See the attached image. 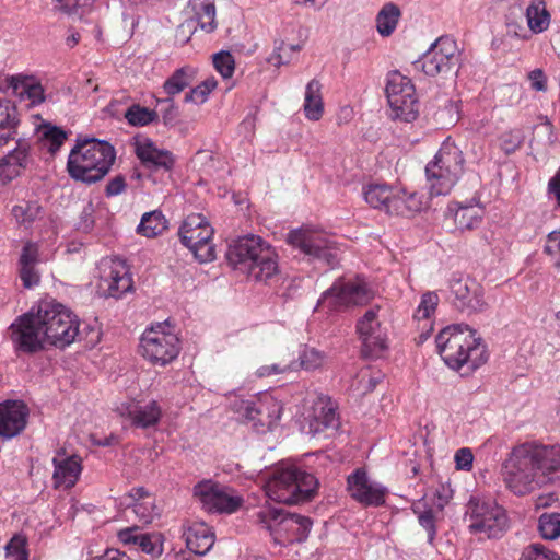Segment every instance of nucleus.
I'll return each mask as SVG.
<instances>
[{
	"instance_id": "nucleus-1",
	"label": "nucleus",
	"mask_w": 560,
	"mask_h": 560,
	"mask_svg": "<svg viewBox=\"0 0 560 560\" xmlns=\"http://www.w3.org/2000/svg\"><path fill=\"white\" fill-rule=\"evenodd\" d=\"M508 490L524 497L553 478H560V445L525 442L514 446L501 466Z\"/></svg>"
},
{
	"instance_id": "nucleus-2",
	"label": "nucleus",
	"mask_w": 560,
	"mask_h": 560,
	"mask_svg": "<svg viewBox=\"0 0 560 560\" xmlns=\"http://www.w3.org/2000/svg\"><path fill=\"white\" fill-rule=\"evenodd\" d=\"M439 354L447 366L460 370L467 365L476 370L487 362V346L477 331L465 324L443 328L435 338Z\"/></svg>"
},
{
	"instance_id": "nucleus-3",
	"label": "nucleus",
	"mask_w": 560,
	"mask_h": 560,
	"mask_svg": "<svg viewBox=\"0 0 560 560\" xmlns=\"http://www.w3.org/2000/svg\"><path fill=\"white\" fill-rule=\"evenodd\" d=\"M115 160L116 150L109 142L78 137L68 156L67 172L73 180L92 185L109 173Z\"/></svg>"
},
{
	"instance_id": "nucleus-4",
	"label": "nucleus",
	"mask_w": 560,
	"mask_h": 560,
	"mask_svg": "<svg viewBox=\"0 0 560 560\" xmlns=\"http://www.w3.org/2000/svg\"><path fill=\"white\" fill-rule=\"evenodd\" d=\"M319 482L311 472L291 465L276 469L266 483V494L278 503L300 504L311 501Z\"/></svg>"
},
{
	"instance_id": "nucleus-5",
	"label": "nucleus",
	"mask_w": 560,
	"mask_h": 560,
	"mask_svg": "<svg viewBox=\"0 0 560 560\" xmlns=\"http://www.w3.org/2000/svg\"><path fill=\"white\" fill-rule=\"evenodd\" d=\"M465 159L462 150L453 142L444 141L425 166L431 197L447 195L464 173Z\"/></svg>"
},
{
	"instance_id": "nucleus-6",
	"label": "nucleus",
	"mask_w": 560,
	"mask_h": 560,
	"mask_svg": "<svg viewBox=\"0 0 560 560\" xmlns=\"http://www.w3.org/2000/svg\"><path fill=\"white\" fill-rule=\"evenodd\" d=\"M257 521L265 525L275 542L290 545L304 542L313 525L308 516L285 512L283 509L262 506L256 514Z\"/></svg>"
},
{
	"instance_id": "nucleus-7",
	"label": "nucleus",
	"mask_w": 560,
	"mask_h": 560,
	"mask_svg": "<svg viewBox=\"0 0 560 560\" xmlns=\"http://www.w3.org/2000/svg\"><path fill=\"white\" fill-rule=\"evenodd\" d=\"M46 342L63 349L71 345L79 334L80 322L69 308L60 303L42 302L37 307Z\"/></svg>"
},
{
	"instance_id": "nucleus-8",
	"label": "nucleus",
	"mask_w": 560,
	"mask_h": 560,
	"mask_svg": "<svg viewBox=\"0 0 560 560\" xmlns=\"http://www.w3.org/2000/svg\"><path fill=\"white\" fill-rule=\"evenodd\" d=\"M469 532L487 538H500L509 528V517L503 506L493 500L471 498L466 505Z\"/></svg>"
},
{
	"instance_id": "nucleus-9",
	"label": "nucleus",
	"mask_w": 560,
	"mask_h": 560,
	"mask_svg": "<svg viewBox=\"0 0 560 560\" xmlns=\"http://www.w3.org/2000/svg\"><path fill=\"white\" fill-rule=\"evenodd\" d=\"M412 66L429 77H456L460 68V52L456 42L450 37L438 38Z\"/></svg>"
},
{
	"instance_id": "nucleus-10",
	"label": "nucleus",
	"mask_w": 560,
	"mask_h": 560,
	"mask_svg": "<svg viewBox=\"0 0 560 560\" xmlns=\"http://www.w3.org/2000/svg\"><path fill=\"white\" fill-rule=\"evenodd\" d=\"M374 296L369 283L357 277L354 280H336L323 292L317 306L326 307L329 312H341L351 306L365 305Z\"/></svg>"
},
{
	"instance_id": "nucleus-11",
	"label": "nucleus",
	"mask_w": 560,
	"mask_h": 560,
	"mask_svg": "<svg viewBox=\"0 0 560 560\" xmlns=\"http://www.w3.org/2000/svg\"><path fill=\"white\" fill-rule=\"evenodd\" d=\"M385 91L394 119L411 122L418 117L419 105L416 89L409 78L398 71L390 72Z\"/></svg>"
},
{
	"instance_id": "nucleus-12",
	"label": "nucleus",
	"mask_w": 560,
	"mask_h": 560,
	"mask_svg": "<svg viewBox=\"0 0 560 560\" xmlns=\"http://www.w3.org/2000/svg\"><path fill=\"white\" fill-rule=\"evenodd\" d=\"M213 232V228L206 217L192 213L180 225L178 235L182 244L194 254L198 261L208 262L215 258L214 246L211 243Z\"/></svg>"
},
{
	"instance_id": "nucleus-13",
	"label": "nucleus",
	"mask_w": 560,
	"mask_h": 560,
	"mask_svg": "<svg viewBox=\"0 0 560 560\" xmlns=\"http://www.w3.org/2000/svg\"><path fill=\"white\" fill-rule=\"evenodd\" d=\"M167 323H158L142 334L140 348L142 355L153 364L166 365L179 354V339L166 332Z\"/></svg>"
},
{
	"instance_id": "nucleus-14",
	"label": "nucleus",
	"mask_w": 560,
	"mask_h": 560,
	"mask_svg": "<svg viewBox=\"0 0 560 560\" xmlns=\"http://www.w3.org/2000/svg\"><path fill=\"white\" fill-rule=\"evenodd\" d=\"M34 307L20 315L9 327L10 338L15 349L23 353H36L45 348L46 339Z\"/></svg>"
},
{
	"instance_id": "nucleus-15",
	"label": "nucleus",
	"mask_w": 560,
	"mask_h": 560,
	"mask_svg": "<svg viewBox=\"0 0 560 560\" xmlns=\"http://www.w3.org/2000/svg\"><path fill=\"white\" fill-rule=\"evenodd\" d=\"M287 242L299 248L310 261L322 260L327 265L336 261V248L327 236L311 229H295L288 233Z\"/></svg>"
},
{
	"instance_id": "nucleus-16",
	"label": "nucleus",
	"mask_w": 560,
	"mask_h": 560,
	"mask_svg": "<svg viewBox=\"0 0 560 560\" xmlns=\"http://www.w3.org/2000/svg\"><path fill=\"white\" fill-rule=\"evenodd\" d=\"M194 495L199 499L203 509L211 513H234L243 503L242 497L230 488L212 480H203L194 487Z\"/></svg>"
},
{
	"instance_id": "nucleus-17",
	"label": "nucleus",
	"mask_w": 560,
	"mask_h": 560,
	"mask_svg": "<svg viewBox=\"0 0 560 560\" xmlns=\"http://www.w3.org/2000/svg\"><path fill=\"white\" fill-rule=\"evenodd\" d=\"M452 305L462 313L482 312L486 307L481 285L474 279L453 276L448 282Z\"/></svg>"
},
{
	"instance_id": "nucleus-18",
	"label": "nucleus",
	"mask_w": 560,
	"mask_h": 560,
	"mask_svg": "<svg viewBox=\"0 0 560 560\" xmlns=\"http://www.w3.org/2000/svg\"><path fill=\"white\" fill-rule=\"evenodd\" d=\"M378 308H370L358 320L357 331L362 340V354L365 358H377L386 349L385 338L377 319Z\"/></svg>"
},
{
	"instance_id": "nucleus-19",
	"label": "nucleus",
	"mask_w": 560,
	"mask_h": 560,
	"mask_svg": "<svg viewBox=\"0 0 560 560\" xmlns=\"http://www.w3.org/2000/svg\"><path fill=\"white\" fill-rule=\"evenodd\" d=\"M135 152L142 165L150 171L149 177L160 171L171 173L175 165L174 154L168 150L158 148L149 138L137 139Z\"/></svg>"
},
{
	"instance_id": "nucleus-20",
	"label": "nucleus",
	"mask_w": 560,
	"mask_h": 560,
	"mask_svg": "<svg viewBox=\"0 0 560 560\" xmlns=\"http://www.w3.org/2000/svg\"><path fill=\"white\" fill-rule=\"evenodd\" d=\"M269 245L262 237L248 234L235 240L229 245L226 259L233 269L241 271L246 265L254 261L255 258Z\"/></svg>"
},
{
	"instance_id": "nucleus-21",
	"label": "nucleus",
	"mask_w": 560,
	"mask_h": 560,
	"mask_svg": "<svg viewBox=\"0 0 560 560\" xmlns=\"http://www.w3.org/2000/svg\"><path fill=\"white\" fill-rule=\"evenodd\" d=\"M347 485L351 498L361 504L381 506L385 503V488L371 482L362 469H357L349 475Z\"/></svg>"
},
{
	"instance_id": "nucleus-22",
	"label": "nucleus",
	"mask_w": 560,
	"mask_h": 560,
	"mask_svg": "<svg viewBox=\"0 0 560 560\" xmlns=\"http://www.w3.org/2000/svg\"><path fill=\"white\" fill-rule=\"evenodd\" d=\"M28 407L21 400H5L0 404V436L12 439L26 427Z\"/></svg>"
},
{
	"instance_id": "nucleus-23",
	"label": "nucleus",
	"mask_w": 560,
	"mask_h": 560,
	"mask_svg": "<svg viewBox=\"0 0 560 560\" xmlns=\"http://www.w3.org/2000/svg\"><path fill=\"white\" fill-rule=\"evenodd\" d=\"M116 411L120 417L129 419L132 425L141 429L154 427L162 416L161 407L155 400L144 405L137 401L121 402L116 407Z\"/></svg>"
},
{
	"instance_id": "nucleus-24",
	"label": "nucleus",
	"mask_w": 560,
	"mask_h": 560,
	"mask_svg": "<svg viewBox=\"0 0 560 560\" xmlns=\"http://www.w3.org/2000/svg\"><path fill=\"white\" fill-rule=\"evenodd\" d=\"M240 272L247 275L255 281L268 283L276 279L279 273L278 254L276 249L269 244L265 249L246 265Z\"/></svg>"
},
{
	"instance_id": "nucleus-25",
	"label": "nucleus",
	"mask_w": 560,
	"mask_h": 560,
	"mask_svg": "<svg viewBox=\"0 0 560 560\" xmlns=\"http://www.w3.org/2000/svg\"><path fill=\"white\" fill-rule=\"evenodd\" d=\"M30 143L24 139L16 141V147L0 159V180L7 184L18 177L31 163Z\"/></svg>"
},
{
	"instance_id": "nucleus-26",
	"label": "nucleus",
	"mask_w": 560,
	"mask_h": 560,
	"mask_svg": "<svg viewBox=\"0 0 560 560\" xmlns=\"http://www.w3.org/2000/svg\"><path fill=\"white\" fill-rule=\"evenodd\" d=\"M60 455H65L63 450L58 452L57 456L52 458V479L55 482V487H63L65 489H70L77 483L81 475V458L78 455H71L65 458H60Z\"/></svg>"
},
{
	"instance_id": "nucleus-27",
	"label": "nucleus",
	"mask_w": 560,
	"mask_h": 560,
	"mask_svg": "<svg viewBox=\"0 0 560 560\" xmlns=\"http://www.w3.org/2000/svg\"><path fill=\"white\" fill-rule=\"evenodd\" d=\"M118 538L124 545L138 546L141 551L156 558L163 552V539L159 533H140L137 526L118 532Z\"/></svg>"
},
{
	"instance_id": "nucleus-28",
	"label": "nucleus",
	"mask_w": 560,
	"mask_h": 560,
	"mask_svg": "<svg viewBox=\"0 0 560 560\" xmlns=\"http://www.w3.org/2000/svg\"><path fill=\"white\" fill-rule=\"evenodd\" d=\"M340 425L337 405L327 395L320 394L313 404L311 430L315 433L324 429L337 430Z\"/></svg>"
},
{
	"instance_id": "nucleus-29",
	"label": "nucleus",
	"mask_w": 560,
	"mask_h": 560,
	"mask_svg": "<svg viewBox=\"0 0 560 560\" xmlns=\"http://www.w3.org/2000/svg\"><path fill=\"white\" fill-rule=\"evenodd\" d=\"M8 88L20 100H28L30 106H37L45 102V89L34 77L11 75L7 78Z\"/></svg>"
},
{
	"instance_id": "nucleus-30",
	"label": "nucleus",
	"mask_w": 560,
	"mask_h": 560,
	"mask_svg": "<svg viewBox=\"0 0 560 560\" xmlns=\"http://www.w3.org/2000/svg\"><path fill=\"white\" fill-rule=\"evenodd\" d=\"M187 548L199 556L206 555L214 544V534L205 523H194L183 534Z\"/></svg>"
},
{
	"instance_id": "nucleus-31",
	"label": "nucleus",
	"mask_w": 560,
	"mask_h": 560,
	"mask_svg": "<svg viewBox=\"0 0 560 560\" xmlns=\"http://www.w3.org/2000/svg\"><path fill=\"white\" fill-rule=\"evenodd\" d=\"M421 208L422 202L417 194H407L404 190L393 189L386 213L390 215L411 217L419 212Z\"/></svg>"
},
{
	"instance_id": "nucleus-32",
	"label": "nucleus",
	"mask_w": 560,
	"mask_h": 560,
	"mask_svg": "<svg viewBox=\"0 0 560 560\" xmlns=\"http://www.w3.org/2000/svg\"><path fill=\"white\" fill-rule=\"evenodd\" d=\"M448 212L453 214L456 228L460 231L472 230L481 222L483 210L479 206L453 202L448 205Z\"/></svg>"
},
{
	"instance_id": "nucleus-33",
	"label": "nucleus",
	"mask_w": 560,
	"mask_h": 560,
	"mask_svg": "<svg viewBox=\"0 0 560 560\" xmlns=\"http://www.w3.org/2000/svg\"><path fill=\"white\" fill-rule=\"evenodd\" d=\"M234 408L235 411L247 422H250L258 432L271 431L270 420L266 419L265 409L259 399L256 401H236Z\"/></svg>"
},
{
	"instance_id": "nucleus-34",
	"label": "nucleus",
	"mask_w": 560,
	"mask_h": 560,
	"mask_svg": "<svg viewBox=\"0 0 560 560\" xmlns=\"http://www.w3.org/2000/svg\"><path fill=\"white\" fill-rule=\"evenodd\" d=\"M19 125L16 106L8 100H0V148L14 138Z\"/></svg>"
},
{
	"instance_id": "nucleus-35",
	"label": "nucleus",
	"mask_w": 560,
	"mask_h": 560,
	"mask_svg": "<svg viewBox=\"0 0 560 560\" xmlns=\"http://www.w3.org/2000/svg\"><path fill=\"white\" fill-rule=\"evenodd\" d=\"M188 7L202 31L212 33L217 28L214 0H189Z\"/></svg>"
},
{
	"instance_id": "nucleus-36",
	"label": "nucleus",
	"mask_w": 560,
	"mask_h": 560,
	"mask_svg": "<svg viewBox=\"0 0 560 560\" xmlns=\"http://www.w3.org/2000/svg\"><path fill=\"white\" fill-rule=\"evenodd\" d=\"M322 84L318 80H311L305 89L304 114L310 120H319L324 113V103L322 98Z\"/></svg>"
},
{
	"instance_id": "nucleus-37",
	"label": "nucleus",
	"mask_w": 560,
	"mask_h": 560,
	"mask_svg": "<svg viewBox=\"0 0 560 560\" xmlns=\"http://www.w3.org/2000/svg\"><path fill=\"white\" fill-rule=\"evenodd\" d=\"M104 284H106V290L108 292V296L112 298H120L124 293L130 291L132 289V280L127 271L112 268L107 273L101 277Z\"/></svg>"
},
{
	"instance_id": "nucleus-38",
	"label": "nucleus",
	"mask_w": 560,
	"mask_h": 560,
	"mask_svg": "<svg viewBox=\"0 0 560 560\" xmlns=\"http://www.w3.org/2000/svg\"><path fill=\"white\" fill-rule=\"evenodd\" d=\"M401 11L399 7L393 2L385 3L375 18L376 30L383 37L390 36L399 22Z\"/></svg>"
},
{
	"instance_id": "nucleus-39",
	"label": "nucleus",
	"mask_w": 560,
	"mask_h": 560,
	"mask_svg": "<svg viewBox=\"0 0 560 560\" xmlns=\"http://www.w3.org/2000/svg\"><path fill=\"white\" fill-rule=\"evenodd\" d=\"M196 77V71L191 67H182L173 72V74L164 82L163 90L172 97L179 94L188 88Z\"/></svg>"
},
{
	"instance_id": "nucleus-40",
	"label": "nucleus",
	"mask_w": 560,
	"mask_h": 560,
	"mask_svg": "<svg viewBox=\"0 0 560 560\" xmlns=\"http://www.w3.org/2000/svg\"><path fill=\"white\" fill-rule=\"evenodd\" d=\"M528 26L534 33L546 31L550 23V14L545 0H533L526 9Z\"/></svg>"
},
{
	"instance_id": "nucleus-41",
	"label": "nucleus",
	"mask_w": 560,
	"mask_h": 560,
	"mask_svg": "<svg viewBox=\"0 0 560 560\" xmlns=\"http://www.w3.org/2000/svg\"><path fill=\"white\" fill-rule=\"evenodd\" d=\"M393 189V187L386 184L369 185L364 190V199L371 207L386 212Z\"/></svg>"
},
{
	"instance_id": "nucleus-42",
	"label": "nucleus",
	"mask_w": 560,
	"mask_h": 560,
	"mask_svg": "<svg viewBox=\"0 0 560 560\" xmlns=\"http://www.w3.org/2000/svg\"><path fill=\"white\" fill-rule=\"evenodd\" d=\"M166 229V221L161 211H151L142 215L137 232L145 237H155Z\"/></svg>"
},
{
	"instance_id": "nucleus-43",
	"label": "nucleus",
	"mask_w": 560,
	"mask_h": 560,
	"mask_svg": "<svg viewBox=\"0 0 560 560\" xmlns=\"http://www.w3.org/2000/svg\"><path fill=\"white\" fill-rule=\"evenodd\" d=\"M411 510L415 514L418 515V522L427 530L428 541L432 544L436 535L435 516L433 510L427 506L423 499L413 503Z\"/></svg>"
},
{
	"instance_id": "nucleus-44",
	"label": "nucleus",
	"mask_w": 560,
	"mask_h": 560,
	"mask_svg": "<svg viewBox=\"0 0 560 560\" xmlns=\"http://www.w3.org/2000/svg\"><path fill=\"white\" fill-rule=\"evenodd\" d=\"M40 140L44 142V145L48 147V151L51 154H55L65 140L67 139V132L58 126H54L50 122H45L40 127Z\"/></svg>"
},
{
	"instance_id": "nucleus-45",
	"label": "nucleus",
	"mask_w": 560,
	"mask_h": 560,
	"mask_svg": "<svg viewBox=\"0 0 560 560\" xmlns=\"http://www.w3.org/2000/svg\"><path fill=\"white\" fill-rule=\"evenodd\" d=\"M125 118L131 126L143 127L156 121L159 114L154 109L133 104L126 110Z\"/></svg>"
},
{
	"instance_id": "nucleus-46",
	"label": "nucleus",
	"mask_w": 560,
	"mask_h": 560,
	"mask_svg": "<svg viewBox=\"0 0 560 560\" xmlns=\"http://www.w3.org/2000/svg\"><path fill=\"white\" fill-rule=\"evenodd\" d=\"M538 530L544 539L555 540L560 537V513L545 512L538 518Z\"/></svg>"
},
{
	"instance_id": "nucleus-47",
	"label": "nucleus",
	"mask_w": 560,
	"mask_h": 560,
	"mask_svg": "<svg viewBox=\"0 0 560 560\" xmlns=\"http://www.w3.org/2000/svg\"><path fill=\"white\" fill-rule=\"evenodd\" d=\"M325 354L315 348L305 347L299 354L295 363L296 370L303 369L306 371H313L320 368L324 363Z\"/></svg>"
},
{
	"instance_id": "nucleus-48",
	"label": "nucleus",
	"mask_w": 560,
	"mask_h": 560,
	"mask_svg": "<svg viewBox=\"0 0 560 560\" xmlns=\"http://www.w3.org/2000/svg\"><path fill=\"white\" fill-rule=\"evenodd\" d=\"M40 212L42 207L37 201H23L12 209V214L22 224H31L39 218Z\"/></svg>"
},
{
	"instance_id": "nucleus-49",
	"label": "nucleus",
	"mask_w": 560,
	"mask_h": 560,
	"mask_svg": "<svg viewBox=\"0 0 560 560\" xmlns=\"http://www.w3.org/2000/svg\"><path fill=\"white\" fill-rule=\"evenodd\" d=\"M520 560H560V556L545 545L535 542L524 549Z\"/></svg>"
},
{
	"instance_id": "nucleus-50",
	"label": "nucleus",
	"mask_w": 560,
	"mask_h": 560,
	"mask_svg": "<svg viewBox=\"0 0 560 560\" xmlns=\"http://www.w3.org/2000/svg\"><path fill=\"white\" fill-rule=\"evenodd\" d=\"M59 3V9L69 15L82 19L91 11L94 0H55Z\"/></svg>"
},
{
	"instance_id": "nucleus-51",
	"label": "nucleus",
	"mask_w": 560,
	"mask_h": 560,
	"mask_svg": "<svg viewBox=\"0 0 560 560\" xmlns=\"http://www.w3.org/2000/svg\"><path fill=\"white\" fill-rule=\"evenodd\" d=\"M213 66L222 78L229 79L234 73L235 60L230 51L221 50L213 55Z\"/></svg>"
},
{
	"instance_id": "nucleus-52",
	"label": "nucleus",
	"mask_w": 560,
	"mask_h": 560,
	"mask_svg": "<svg viewBox=\"0 0 560 560\" xmlns=\"http://www.w3.org/2000/svg\"><path fill=\"white\" fill-rule=\"evenodd\" d=\"M439 304V295L436 292L428 291L422 294L420 304L418 305L415 317L417 319H427L429 318L435 311Z\"/></svg>"
},
{
	"instance_id": "nucleus-53",
	"label": "nucleus",
	"mask_w": 560,
	"mask_h": 560,
	"mask_svg": "<svg viewBox=\"0 0 560 560\" xmlns=\"http://www.w3.org/2000/svg\"><path fill=\"white\" fill-rule=\"evenodd\" d=\"M259 401L264 406L266 419L270 420V427L272 430L281 418L282 405L271 396H265L259 399Z\"/></svg>"
},
{
	"instance_id": "nucleus-54",
	"label": "nucleus",
	"mask_w": 560,
	"mask_h": 560,
	"mask_svg": "<svg viewBox=\"0 0 560 560\" xmlns=\"http://www.w3.org/2000/svg\"><path fill=\"white\" fill-rule=\"evenodd\" d=\"M132 511L138 520L143 524L151 523L154 516L158 515L153 499L144 500L142 502H133Z\"/></svg>"
},
{
	"instance_id": "nucleus-55",
	"label": "nucleus",
	"mask_w": 560,
	"mask_h": 560,
	"mask_svg": "<svg viewBox=\"0 0 560 560\" xmlns=\"http://www.w3.org/2000/svg\"><path fill=\"white\" fill-rule=\"evenodd\" d=\"M39 261V247L37 243L26 242L22 248L19 266H36Z\"/></svg>"
},
{
	"instance_id": "nucleus-56",
	"label": "nucleus",
	"mask_w": 560,
	"mask_h": 560,
	"mask_svg": "<svg viewBox=\"0 0 560 560\" xmlns=\"http://www.w3.org/2000/svg\"><path fill=\"white\" fill-rule=\"evenodd\" d=\"M544 253L551 257L555 267L560 258V230L548 233L544 245Z\"/></svg>"
},
{
	"instance_id": "nucleus-57",
	"label": "nucleus",
	"mask_w": 560,
	"mask_h": 560,
	"mask_svg": "<svg viewBox=\"0 0 560 560\" xmlns=\"http://www.w3.org/2000/svg\"><path fill=\"white\" fill-rule=\"evenodd\" d=\"M523 141L524 136L521 130L506 132L501 138V149L506 154H511L522 145Z\"/></svg>"
},
{
	"instance_id": "nucleus-58",
	"label": "nucleus",
	"mask_w": 560,
	"mask_h": 560,
	"mask_svg": "<svg viewBox=\"0 0 560 560\" xmlns=\"http://www.w3.org/2000/svg\"><path fill=\"white\" fill-rule=\"evenodd\" d=\"M159 104L164 106L161 109L164 125L171 127L175 126L178 118V110L174 104V100L172 97H166L164 100H160Z\"/></svg>"
},
{
	"instance_id": "nucleus-59",
	"label": "nucleus",
	"mask_w": 560,
	"mask_h": 560,
	"mask_svg": "<svg viewBox=\"0 0 560 560\" xmlns=\"http://www.w3.org/2000/svg\"><path fill=\"white\" fill-rule=\"evenodd\" d=\"M20 267V278L22 280L23 287L26 289H32L37 285L40 281V276L38 271L35 269V266H19Z\"/></svg>"
},
{
	"instance_id": "nucleus-60",
	"label": "nucleus",
	"mask_w": 560,
	"mask_h": 560,
	"mask_svg": "<svg viewBox=\"0 0 560 560\" xmlns=\"http://www.w3.org/2000/svg\"><path fill=\"white\" fill-rule=\"evenodd\" d=\"M291 54L285 50V43L281 40L279 45L275 46L273 52L268 58V62L275 67L287 65L290 62Z\"/></svg>"
},
{
	"instance_id": "nucleus-61",
	"label": "nucleus",
	"mask_w": 560,
	"mask_h": 560,
	"mask_svg": "<svg viewBox=\"0 0 560 560\" xmlns=\"http://www.w3.org/2000/svg\"><path fill=\"white\" fill-rule=\"evenodd\" d=\"M94 207L92 202H89L86 206L83 207L80 220L78 222V230L83 232H90L94 226Z\"/></svg>"
},
{
	"instance_id": "nucleus-62",
	"label": "nucleus",
	"mask_w": 560,
	"mask_h": 560,
	"mask_svg": "<svg viewBox=\"0 0 560 560\" xmlns=\"http://www.w3.org/2000/svg\"><path fill=\"white\" fill-rule=\"evenodd\" d=\"M126 178L124 175L119 174L107 183L105 187V195L106 197H115L122 194L126 190Z\"/></svg>"
},
{
	"instance_id": "nucleus-63",
	"label": "nucleus",
	"mask_w": 560,
	"mask_h": 560,
	"mask_svg": "<svg viewBox=\"0 0 560 560\" xmlns=\"http://www.w3.org/2000/svg\"><path fill=\"white\" fill-rule=\"evenodd\" d=\"M26 545L27 540L24 536L14 535L4 547L5 556L10 558L12 556L19 555L20 551L27 550Z\"/></svg>"
},
{
	"instance_id": "nucleus-64",
	"label": "nucleus",
	"mask_w": 560,
	"mask_h": 560,
	"mask_svg": "<svg viewBox=\"0 0 560 560\" xmlns=\"http://www.w3.org/2000/svg\"><path fill=\"white\" fill-rule=\"evenodd\" d=\"M474 455L467 447H463L455 453V463L457 469L470 470L472 467Z\"/></svg>"
}]
</instances>
